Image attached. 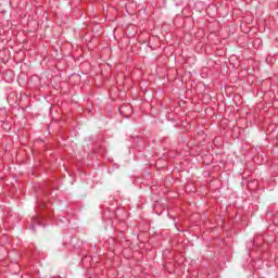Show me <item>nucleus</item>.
Segmentation results:
<instances>
[{
	"mask_svg": "<svg viewBox=\"0 0 278 278\" xmlns=\"http://www.w3.org/2000/svg\"><path fill=\"white\" fill-rule=\"evenodd\" d=\"M36 227H45V219L42 217L40 216L33 217L30 229L31 231H34V233H36Z\"/></svg>",
	"mask_w": 278,
	"mask_h": 278,
	"instance_id": "f257e3e1",
	"label": "nucleus"
},
{
	"mask_svg": "<svg viewBox=\"0 0 278 278\" xmlns=\"http://www.w3.org/2000/svg\"><path fill=\"white\" fill-rule=\"evenodd\" d=\"M255 244H260V242H257V239H254L253 241L248 242V247H255Z\"/></svg>",
	"mask_w": 278,
	"mask_h": 278,
	"instance_id": "f03ea898",
	"label": "nucleus"
},
{
	"mask_svg": "<svg viewBox=\"0 0 278 278\" xmlns=\"http://www.w3.org/2000/svg\"><path fill=\"white\" fill-rule=\"evenodd\" d=\"M40 207H47V204L45 202H41V204H39Z\"/></svg>",
	"mask_w": 278,
	"mask_h": 278,
	"instance_id": "7ed1b4c3",
	"label": "nucleus"
},
{
	"mask_svg": "<svg viewBox=\"0 0 278 278\" xmlns=\"http://www.w3.org/2000/svg\"><path fill=\"white\" fill-rule=\"evenodd\" d=\"M255 42H262V39H260V38H257L256 40H255Z\"/></svg>",
	"mask_w": 278,
	"mask_h": 278,
	"instance_id": "20e7f679",
	"label": "nucleus"
},
{
	"mask_svg": "<svg viewBox=\"0 0 278 278\" xmlns=\"http://www.w3.org/2000/svg\"><path fill=\"white\" fill-rule=\"evenodd\" d=\"M275 42H276V45H278V37H277V38H275Z\"/></svg>",
	"mask_w": 278,
	"mask_h": 278,
	"instance_id": "39448f33",
	"label": "nucleus"
}]
</instances>
